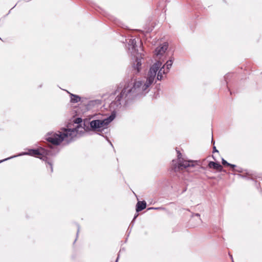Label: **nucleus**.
Returning <instances> with one entry per match:
<instances>
[{
	"label": "nucleus",
	"instance_id": "obj_1",
	"mask_svg": "<svg viewBox=\"0 0 262 262\" xmlns=\"http://www.w3.org/2000/svg\"><path fill=\"white\" fill-rule=\"evenodd\" d=\"M141 61L138 59L134 62L130 73L131 80L122 86L120 85L116 91L119 92L115 100L110 104V107L114 110L121 107V103L127 99L134 96L146 93L148 91L150 83L147 82L145 80H141L136 79L137 75L141 69Z\"/></svg>",
	"mask_w": 262,
	"mask_h": 262
},
{
	"label": "nucleus",
	"instance_id": "obj_2",
	"mask_svg": "<svg viewBox=\"0 0 262 262\" xmlns=\"http://www.w3.org/2000/svg\"><path fill=\"white\" fill-rule=\"evenodd\" d=\"M82 119L76 118L74 121L75 126L73 128H63V132L48 133L46 135V140L54 145H59L62 141L67 143L71 142L74 137H78L84 133V129L79 124Z\"/></svg>",
	"mask_w": 262,
	"mask_h": 262
},
{
	"label": "nucleus",
	"instance_id": "obj_3",
	"mask_svg": "<svg viewBox=\"0 0 262 262\" xmlns=\"http://www.w3.org/2000/svg\"><path fill=\"white\" fill-rule=\"evenodd\" d=\"M178 161L172 160V167L174 171H179L185 168L193 167V161H187L182 158L181 154L178 151Z\"/></svg>",
	"mask_w": 262,
	"mask_h": 262
},
{
	"label": "nucleus",
	"instance_id": "obj_4",
	"mask_svg": "<svg viewBox=\"0 0 262 262\" xmlns=\"http://www.w3.org/2000/svg\"><path fill=\"white\" fill-rule=\"evenodd\" d=\"M30 155L39 158L41 159H47L48 156H52L53 152L51 150H48L42 148H40L37 149H30L28 152H23L19 155Z\"/></svg>",
	"mask_w": 262,
	"mask_h": 262
},
{
	"label": "nucleus",
	"instance_id": "obj_5",
	"mask_svg": "<svg viewBox=\"0 0 262 262\" xmlns=\"http://www.w3.org/2000/svg\"><path fill=\"white\" fill-rule=\"evenodd\" d=\"M138 41H139V50L138 49H137V40L135 38L134 39H130L128 42V45L130 46L131 47L129 48V50H132V53L134 55V57H136V60L134 62H135L138 59H139L141 61V59L142 58V53L139 52L140 51H142V49L141 48V41L139 40V39H137Z\"/></svg>",
	"mask_w": 262,
	"mask_h": 262
},
{
	"label": "nucleus",
	"instance_id": "obj_6",
	"mask_svg": "<svg viewBox=\"0 0 262 262\" xmlns=\"http://www.w3.org/2000/svg\"><path fill=\"white\" fill-rule=\"evenodd\" d=\"M110 123L109 120H92L90 122L91 130L95 132H100L107 127Z\"/></svg>",
	"mask_w": 262,
	"mask_h": 262
},
{
	"label": "nucleus",
	"instance_id": "obj_7",
	"mask_svg": "<svg viewBox=\"0 0 262 262\" xmlns=\"http://www.w3.org/2000/svg\"><path fill=\"white\" fill-rule=\"evenodd\" d=\"M162 65V62L160 61H158L154 63L152 66L150 68L147 77L146 79L147 82L150 83V85L153 82V81L156 77L157 71L159 70Z\"/></svg>",
	"mask_w": 262,
	"mask_h": 262
},
{
	"label": "nucleus",
	"instance_id": "obj_8",
	"mask_svg": "<svg viewBox=\"0 0 262 262\" xmlns=\"http://www.w3.org/2000/svg\"><path fill=\"white\" fill-rule=\"evenodd\" d=\"M115 117L116 115L114 111L109 117H106V116L101 114H96L93 116L92 119V120H109L111 123L115 119Z\"/></svg>",
	"mask_w": 262,
	"mask_h": 262
},
{
	"label": "nucleus",
	"instance_id": "obj_9",
	"mask_svg": "<svg viewBox=\"0 0 262 262\" xmlns=\"http://www.w3.org/2000/svg\"><path fill=\"white\" fill-rule=\"evenodd\" d=\"M168 48V43L164 42L162 46H159L155 50V55L158 57L162 55Z\"/></svg>",
	"mask_w": 262,
	"mask_h": 262
},
{
	"label": "nucleus",
	"instance_id": "obj_10",
	"mask_svg": "<svg viewBox=\"0 0 262 262\" xmlns=\"http://www.w3.org/2000/svg\"><path fill=\"white\" fill-rule=\"evenodd\" d=\"M208 167L210 168H213L216 169L219 171H222L223 169L222 166L219 163L211 161L208 164Z\"/></svg>",
	"mask_w": 262,
	"mask_h": 262
},
{
	"label": "nucleus",
	"instance_id": "obj_11",
	"mask_svg": "<svg viewBox=\"0 0 262 262\" xmlns=\"http://www.w3.org/2000/svg\"><path fill=\"white\" fill-rule=\"evenodd\" d=\"M146 203L145 201L138 202L136 205V211L139 212L146 208Z\"/></svg>",
	"mask_w": 262,
	"mask_h": 262
},
{
	"label": "nucleus",
	"instance_id": "obj_12",
	"mask_svg": "<svg viewBox=\"0 0 262 262\" xmlns=\"http://www.w3.org/2000/svg\"><path fill=\"white\" fill-rule=\"evenodd\" d=\"M165 65H164L162 68H160V69H159V70L157 76L158 80H161L163 77L162 74L167 73V70L166 71L165 70Z\"/></svg>",
	"mask_w": 262,
	"mask_h": 262
},
{
	"label": "nucleus",
	"instance_id": "obj_13",
	"mask_svg": "<svg viewBox=\"0 0 262 262\" xmlns=\"http://www.w3.org/2000/svg\"><path fill=\"white\" fill-rule=\"evenodd\" d=\"M71 95V101L73 103H76L80 100V97L77 95L70 94Z\"/></svg>",
	"mask_w": 262,
	"mask_h": 262
},
{
	"label": "nucleus",
	"instance_id": "obj_14",
	"mask_svg": "<svg viewBox=\"0 0 262 262\" xmlns=\"http://www.w3.org/2000/svg\"><path fill=\"white\" fill-rule=\"evenodd\" d=\"M222 162L223 165H227V166H231L232 168H234V167H235L236 166L235 165H233V164H230V163H228L224 159H222Z\"/></svg>",
	"mask_w": 262,
	"mask_h": 262
},
{
	"label": "nucleus",
	"instance_id": "obj_15",
	"mask_svg": "<svg viewBox=\"0 0 262 262\" xmlns=\"http://www.w3.org/2000/svg\"><path fill=\"white\" fill-rule=\"evenodd\" d=\"M172 64H166L167 72H168L169 69L171 67Z\"/></svg>",
	"mask_w": 262,
	"mask_h": 262
},
{
	"label": "nucleus",
	"instance_id": "obj_16",
	"mask_svg": "<svg viewBox=\"0 0 262 262\" xmlns=\"http://www.w3.org/2000/svg\"><path fill=\"white\" fill-rule=\"evenodd\" d=\"M172 62H173V61L171 59H170V60H168L166 62V64H172Z\"/></svg>",
	"mask_w": 262,
	"mask_h": 262
},
{
	"label": "nucleus",
	"instance_id": "obj_17",
	"mask_svg": "<svg viewBox=\"0 0 262 262\" xmlns=\"http://www.w3.org/2000/svg\"><path fill=\"white\" fill-rule=\"evenodd\" d=\"M48 164L50 167L51 172H52L53 171V167H52V164L50 162H48Z\"/></svg>",
	"mask_w": 262,
	"mask_h": 262
},
{
	"label": "nucleus",
	"instance_id": "obj_18",
	"mask_svg": "<svg viewBox=\"0 0 262 262\" xmlns=\"http://www.w3.org/2000/svg\"><path fill=\"white\" fill-rule=\"evenodd\" d=\"M16 157V156H13V157H10V158H7V159H5V160H4L1 161V162H2V161H5V160H7L10 159H11V158H13V157Z\"/></svg>",
	"mask_w": 262,
	"mask_h": 262
},
{
	"label": "nucleus",
	"instance_id": "obj_19",
	"mask_svg": "<svg viewBox=\"0 0 262 262\" xmlns=\"http://www.w3.org/2000/svg\"><path fill=\"white\" fill-rule=\"evenodd\" d=\"M213 152H218V150L216 149V147L215 146L213 147Z\"/></svg>",
	"mask_w": 262,
	"mask_h": 262
},
{
	"label": "nucleus",
	"instance_id": "obj_20",
	"mask_svg": "<svg viewBox=\"0 0 262 262\" xmlns=\"http://www.w3.org/2000/svg\"><path fill=\"white\" fill-rule=\"evenodd\" d=\"M157 209L158 208H153V207H150L149 208H148V209Z\"/></svg>",
	"mask_w": 262,
	"mask_h": 262
},
{
	"label": "nucleus",
	"instance_id": "obj_21",
	"mask_svg": "<svg viewBox=\"0 0 262 262\" xmlns=\"http://www.w3.org/2000/svg\"><path fill=\"white\" fill-rule=\"evenodd\" d=\"M196 216H200V214H198V213L196 214Z\"/></svg>",
	"mask_w": 262,
	"mask_h": 262
},
{
	"label": "nucleus",
	"instance_id": "obj_22",
	"mask_svg": "<svg viewBox=\"0 0 262 262\" xmlns=\"http://www.w3.org/2000/svg\"><path fill=\"white\" fill-rule=\"evenodd\" d=\"M227 77V75L225 77V78L226 79Z\"/></svg>",
	"mask_w": 262,
	"mask_h": 262
}]
</instances>
